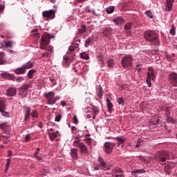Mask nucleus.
<instances>
[{"instance_id":"obj_1","label":"nucleus","mask_w":177,"mask_h":177,"mask_svg":"<svg viewBox=\"0 0 177 177\" xmlns=\"http://www.w3.org/2000/svg\"><path fill=\"white\" fill-rule=\"evenodd\" d=\"M50 42V35H49V34L48 33H44L41 39V41H40V48H41L42 50L46 49V50H47V53H49L50 55V53H52V52H53V47L52 46H48V45H49Z\"/></svg>"},{"instance_id":"obj_2","label":"nucleus","mask_w":177,"mask_h":177,"mask_svg":"<svg viewBox=\"0 0 177 177\" xmlns=\"http://www.w3.org/2000/svg\"><path fill=\"white\" fill-rule=\"evenodd\" d=\"M144 37L147 41L151 42L154 45H158L160 41L158 40V35L153 30H149L145 32Z\"/></svg>"},{"instance_id":"obj_3","label":"nucleus","mask_w":177,"mask_h":177,"mask_svg":"<svg viewBox=\"0 0 177 177\" xmlns=\"http://www.w3.org/2000/svg\"><path fill=\"white\" fill-rule=\"evenodd\" d=\"M170 154L171 153L167 151H161L156 154L155 161L159 164H161V162H165L167 160H169L171 158V156H169Z\"/></svg>"},{"instance_id":"obj_4","label":"nucleus","mask_w":177,"mask_h":177,"mask_svg":"<svg viewBox=\"0 0 177 177\" xmlns=\"http://www.w3.org/2000/svg\"><path fill=\"white\" fill-rule=\"evenodd\" d=\"M121 62L124 68L131 67L133 63V57L131 55H127L122 58Z\"/></svg>"},{"instance_id":"obj_5","label":"nucleus","mask_w":177,"mask_h":177,"mask_svg":"<svg viewBox=\"0 0 177 177\" xmlns=\"http://www.w3.org/2000/svg\"><path fill=\"white\" fill-rule=\"evenodd\" d=\"M42 17L46 20H53L56 17V11L55 10H48L43 11Z\"/></svg>"},{"instance_id":"obj_6","label":"nucleus","mask_w":177,"mask_h":177,"mask_svg":"<svg viewBox=\"0 0 177 177\" xmlns=\"http://www.w3.org/2000/svg\"><path fill=\"white\" fill-rule=\"evenodd\" d=\"M46 99H47L48 104L53 106L56 102H57V99L55 98V93L48 92L47 94L44 95Z\"/></svg>"},{"instance_id":"obj_7","label":"nucleus","mask_w":177,"mask_h":177,"mask_svg":"<svg viewBox=\"0 0 177 177\" xmlns=\"http://www.w3.org/2000/svg\"><path fill=\"white\" fill-rule=\"evenodd\" d=\"M156 80V75H154V71L149 70L147 73V84L148 86L151 87V80Z\"/></svg>"},{"instance_id":"obj_8","label":"nucleus","mask_w":177,"mask_h":177,"mask_svg":"<svg viewBox=\"0 0 177 177\" xmlns=\"http://www.w3.org/2000/svg\"><path fill=\"white\" fill-rule=\"evenodd\" d=\"M104 151L106 152L107 154H110V153L113 152L114 147H115V144L114 142H107L104 143Z\"/></svg>"},{"instance_id":"obj_9","label":"nucleus","mask_w":177,"mask_h":177,"mask_svg":"<svg viewBox=\"0 0 177 177\" xmlns=\"http://www.w3.org/2000/svg\"><path fill=\"white\" fill-rule=\"evenodd\" d=\"M169 78L174 86H177V74L172 73L169 75Z\"/></svg>"},{"instance_id":"obj_10","label":"nucleus","mask_w":177,"mask_h":177,"mask_svg":"<svg viewBox=\"0 0 177 177\" xmlns=\"http://www.w3.org/2000/svg\"><path fill=\"white\" fill-rule=\"evenodd\" d=\"M24 112L25 114L24 121H28L30 118V115L31 114V109L28 106H24Z\"/></svg>"},{"instance_id":"obj_11","label":"nucleus","mask_w":177,"mask_h":177,"mask_svg":"<svg viewBox=\"0 0 177 177\" xmlns=\"http://www.w3.org/2000/svg\"><path fill=\"white\" fill-rule=\"evenodd\" d=\"M1 77H2V78H6V80H11V81H15L16 80V77L10 73H3L1 74Z\"/></svg>"},{"instance_id":"obj_12","label":"nucleus","mask_w":177,"mask_h":177,"mask_svg":"<svg viewBox=\"0 0 177 177\" xmlns=\"http://www.w3.org/2000/svg\"><path fill=\"white\" fill-rule=\"evenodd\" d=\"M116 140L118 141V147H124V142L127 140V138L124 136L117 137Z\"/></svg>"},{"instance_id":"obj_13","label":"nucleus","mask_w":177,"mask_h":177,"mask_svg":"<svg viewBox=\"0 0 177 177\" xmlns=\"http://www.w3.org/2000/svg\"><path fill=\"white\" fill-rule=\"evenodd\" d=\"M174 2L175 0H167L166 1V10L167 12H171L172 10V6H174Z\"/></svg>"},{"instance_id":"obj_14","label":"nucleus","mask_w":177,"mask_h":177,"mask_svg":"<svg viewBox=\"0 0 177 177\" xmlns=\"http://www.w3.org/2000/svg\"><path fill=\"white\" fill-rule=\"evenodd\" d=\"M79 149H80V153L82 154H88L89 150L88 149V147H86V145L84 144V142H82V145H80V147H79Z\"/></svg>"},{"instance_id":"obj_15","label":"nucleus","mask_w":177,"mask_h":177,"mask_svg":"<svg viewBox=\"0 0 177 177\" xmlns=\"http://www.w3.org/2000/svg\"><path fill=\"white\" fill-rule=\"evenodd\" d=\"M17 93V90L15 88L10 87L7 89L6 95L7 96L12 97L15 96Z\"/></svg>"},{"instance_id":"obj_16","label":"nucleus","mask_w":177,"mask_h":177,"mask_svg":"<svg viewBox=\"0 0 177 177\" xmlns=\"http://www.w3.org/2000/svg\"><path fill=\"white\" fill-rule=\"evenodd\" d=\"M30 35H31V37H35V39H36L37 41H39L40 35H39V32H38V29H37V28L33 29V30L30 32Z\"/></svg>"},{"instance_id":"obj_17","label":"nucleus","mask_w":177,"mask_h":177,"mask_svg":"<svg viewBox=\"0 0 177 177\" xmlns=\"http://www.w3.org/2000/svg\"><path fill=\"white\" fill-rule=\"evenodd\" d=\"M113 22L118 26V25L124 24V23H125V19H124L121 17H118L113 19Z\"/></svg>"},{"instance_id":"obj_18","label":"nucleus","mask_w":177,"mask_h":177,"mask_svg":"<svg viewBox=\"0 0 177 177\" xmlns=\"http://www.w3.org/2000/svg\"><path fill=\"white\" fill-rule=\"evenodd\" d=\"M14 72L17 75H21L22 74H26V69L22 66L21 67L16 68Z\"/></svg>"},{"instance_id":"obj_19","label":"nucleus","mask_w":177,"mask_h":177,"mask_svg":"<svg viewBox=\"0 0 177 177\" xmlns=\"http://www.w3.org/2000/svg\"><path fill=\"white\" fill-rule=\"evenodd\" d=\"M6 54L3 52L0 53V64H6Z\"/></svg>"},{"instance_id":"obj_20","label":"nucleus","mask_w":177,"mask_h":177,"mask_svg":"<svg viewBox=\"0 0 177 177\" xmlns=\"http://www.w3.org/2000/svg\"><path fill=\"white\" fill-rule=\"evenodd\" d=\"M98 162L100 164V166L101 167V169H105L106 168L107 164H106V162H104V160L103 158H98Z\"/></svg>"},{"instance_id":"obj_21","label":"nucleus","mask_w":177,"mask_h":177,"mask_svg":"<svg viewBox=\"0 0 177 177\" xmlns=\"http://www.w3.org/2000/svg\"><path fill=\"white\" fill-rule=\"evenodd\" d=\"M71 156L74 160H77L78 158V150L77 149H71Z\"/></svg>"},{"instance_id":"obj_22","label":"nucleus","mask_w":177,"mask_h":177,"mask_svg":"<svg viewBox=\"0 0 177 177\" xmlns=\"http://www.w3.org/2000/svg\"><path fill=\"white\" fill-rule=\"evenodd\" d=\"M57 135H59V131L52 133L48 131V136L50 140H55V139L57 138Z\"/></svg>"},{"instance_id":"obj_23","label":"nucleus","mask_w":177,"mask_h":177,"mask_svg":"<svg viewBox=\"0 0 177 177\" xmlns=\"http://www.w3.org/2000/svg\"><path fill=\"white\" fill-rule=\"evenodd\" d=\"M146 172V171L143 170V169H136V170H133L131 172V175H133V176H138V175H139V174H145Z\"/></svg>"},{"instance_id":"obj_24","label":"nucleus","mask_w":177,"mask_h":177,"mask_svg":"<svg viewBox=\"0 0 177 177\" xmlns=\"http://www.w3.org/2000/svg\"><path fill=\"white\" fill-rule=\"evenodd\" d=\"M32 66H34V64H32V62L29 61L25 64L22 65V67H24L25 71H26V70H28L29 68H32Z\"/></svg>"},{"instance_id":"obj_25","label":"nucleus","mask_w":177,"mask_h":177,"mask_svg":"<svg viewBox=\"0 0 177 177\" xmlns=\"http://www.w3.org/2000/svg\"><path fill=\"white\" fill-rule=\"evenodd\" d=\"M3 48H12V45H13V41H8L6 42V41H3V44H1Z\"/></svg>"},{"instance_id":"obj_26","label":"nucleus","mask_w":177,"mask_h":177,"mask_svg":"<svg viewBox=\"0 0 177 177\" xmlns=\"http://www.w3.org/2000/svg\"><path fill=\"white\" fill-rule=\"evenodd\" d=\"M103 35L108 37V35H111V29L110 28H106L102 32Z\"/></svg>"},{"instance_id":"obj_27","label":"nucleus","mask_w":177,"mask_h":177,"mask_svg":"<svg viewBox=\"0 0 177 177\" xmlns=\"http://www.w3.org/2000/svg\"><path fill=\"white\" fill-rule=\"evenodd\" d=\"M97 95L99 97H102V96H103V88L100 86L97 88Z\"/></svg>"},{"instance_id":"obj_28","label":"nucleus","mask_w":177,"mask_h":177,"mask_svg":"<svg viewBox=\"0 0 177 177\" xmlns=\"http://www.w3.org/2000/svg\"><path fill=\"white\" fill-rule=\"evenodd\" d=\"M171 107H168V106L165 107L164 111L165 113L166 117H169V115H171Z\"/></svg>"},{"instance_id":"obj_29","label":"nucleus","mask_w":177,"mask_h":177,"mask_svg":"<svg viewBox=\"0 0 177 177\" xmlns=\"http://www.w3.org/2000/svg\"><path fill=\"white\" fill-rule=\"evenodd\" d=\"M93 43V39L92 37L88 38L84 44L85 48H88V46H89L90 44Z\"/></svg>"},{"instance_id":"obj_30","label":"nucleus","mask_w":177,"mask_h":177,"mask_svg":"<svg viewBox=\"0 0 177 177\" xmlns=\"http://www.w3.org/2000/svg\"><path fill=\"white\" fill-rule=\"evenodd\" d=\"M106 102H107V109L108 111H111V109H113V103L110 101V99L106 98Z\"/></svg>"},{"instance_id":"obj_31","label":"nucleus","mask_w":177,"mask_h":177,"mask_svg":"<svg viewBox=\"0 0 177 177\" xmlns=\"http://www.w3.org/2000/svg\"><path fill=\"white\" fill-rule=\"evenodd\" d=\"M80 42H81V39H75V41L72 43V46L74 47L75 49H77V48L80 46Z\"/></svg>"},{"instance_id":"obj_32","label":"nucleus","mask_w":177,"mask_h":177,"mask_svg":"<svg viewBox=\"0 0 177 177\" xmlns=\"http://www.w3.org/2000/svg\"><path fill=\"white\" fill-rule=\"evenodd\" d=\"M84 32H86V27L84 25L81 26V28L78 29L79 34H84Z\"/></svg>"},{"instance_id":"obj_33","label":"nucleus","mask_w":177,"mask_h":177,"mask_svg":"<svg viewBox=\"0 0 177 177\" xmlns=\"http://www.w3.org/2000/svg\"><path fill=\"white\" fill-rule=\"evenodd\" d=\"M167 122H170V124H176V120L171 116H167Z\"/></svg>"},{"instance_id":"obj_34","label":"nucleus","mask_w":177,"mask_h":177,"mask_svg":"<svg viewBox=\"0 0 177 177\" xmlns=\"http://www.w3.org/2000/svg\"><path fill=\"white\" fill-rule=\"evenodd\" d=\"M75 140H76L73 142V146H75V147L80 148L82 142H80V139L78 138H75Z\"/></svg>"},{"instance_id":"obj_35","label":"nucleus","mask_w":177,"mask_h":177,"mask_svg":"<svg viewBox=\"0 0 177 177\" xmlns=\"http://www.w3.org/2000/svg\"><path fill=\"white\" fill-rule=\"evenodd\" d=\"M80 57L81 59H84V60H89V55H88L86 53H81Z\"/></svg>"},{"instance_id":"obj_36","label":"nucleus","mask_w":177,"mask_h":177,"mask_svg":"<svg viewBox=\"0 0 177 177\" xmlns=\"http://www.w3.org/2000/svg\"><path fill=\"white\" fill-rule=\"evenodd\" d=\"M35 73V69L30 70L28 73V78H29V80H31V78H32V75H34Z\"/></svg>"},{"instance_id":"obj_37","label":"nucleus","mask_w":177,"mask_h":177,"mask_svg":"<svg viewBox=\"0 0 177 177\" xmlns=\"http://www.w3.org/2000/svg\"><path fill=\"white\" fill-rule=\"evenodd\" d=\"M6 109V105L5 104V102L3 101L2 99H0V110H5Z\"/></svg>"},{"instance_id":"obj_38","label":"nucleus","mask_w":177,"mask_h":177,"mask_svg":"<svg viewBox=\"0 0 177 177\" xmlns=\"http://www.w3.org/2000/svg\"><path fill=\"white\" fill-rule=\"evenodd\" d=\"M19 91L20 95H22L23 96H26L27 95V90L22 88V87H20Z\"/></svg>"},{"instance_id":"obj_39","label":"nucleus","mask_w":177,"mask_h":177,"mask_svg":"<svg viewBox=\"0 0 177 177\" xmlns=\"http://www.w3.org/2000/svg\"><path fill=\"white\" fill-rule=\"evenodd\" d=\"M131 28H132V24L131 22L127 23L124 26V30H126V31H129V30H131Z\"/></svg>"},{"instance_id":"obj_40","label":"nucleus","mask_w":177,"mask_h":177,"mask_svg":"<svg viewBox=\"0 0 177 177\" xmlns=\"http://www.w3.org/2000/svg\"><path fill=\"white\" fill-rule=\"evenodd\" d=\"M122 169L115 167V169H113V174H122Z\"/></svg>"},{"instance_id":"obj_41","label":"nucleus","mask_w":177,"mask_h":177,"mask_svg":"<svg viewBox=\"0 0 177 177\" xmlns=\"http://www.w3.org/2000/svg\"><path fill=\"white\" fill-rule=\"evenodd\" d=\"M170 34L171 35H175L176 34V28L174 26V25L171 26V29L170 30Z\"/></svg>"},{"instance_id":"obj_42","label":"nucleus","mask_w":177,"mask_h":177,"mask_svg":"<svg viewBox=\"0 0 177 177\" xmlns=\"http://www.w3.org/2000/svg\"><path fill=\"white\" fill-rule=\"evenodd\" d=\"M108 67H113L114 66V59H109L107 61Z\"/></svg>"},{"instance_id":"obj_43","label":"nucleus","mask_w":177,"mask_h":177,"mask_svg":"<svg viewBox=\"0 0 177 177\" xmlns=\"http://www.w3.org/2000/svg\"><path fill=\"white\" fill-rule=\"evenodd\" d=\"M106 12L109 14L110 13H113V12H114V6H109L106 8Z\"/></svg>"},{"instance_id":"obj_44","label":"nucleus","mask_w":177,"mask_h":177,"mask_svg":"<svg viewBox=\"0 0 177 177\" xmlns=\"http://www.w3.org/2000/svg\"><path fill=\"white\" fill-rule=\"evenodd\" d=\"M143 140H142V138H138L137 144L136 145V147L138 149L139 147H140V146H142V143Z\"/></svg>"},{"instance_id":"obj_45","label":"nucleus","mask_w":177,"mask_h":177,"mask_svg":"<svg viewBox=\"0 0 177 177\" xmlns=\"http://www.w3.org/2000/svg\"><path fill=\"white\" fill-rule=\"evenodd\" d=\"M92 110L94 112L95 115H97V114H99V109L97 108V106H93Z\"/></svg>"},{"instance_id":"obj_46","label":"nucleus","mask_w":177,"mask_h":177,"mask_svg":"<svg viewBox=\"0 0 177 177\" xmlns=\"http://www.w3.org/2000/svg\"><path fill=\"white\" fill-rule=\"evenodd\" d=\"M31 117H35V118H38V112L35 110L32 111L30 113Z\"/></svg>"},{"instance_id":"obj_47","label":"nucleus","mask_w":177,"mask_h":177,"mask_svg":"<svg viewBox=\"0 0 177 177\" xmlns=\"http://www.w3.org/2000/svg\"><path fill=\"white\" fill-rule=\"evenodd\" d=\"M145 15H146V16L149 17V19H153V13H151V11H150V10L146 11Z\"/></svg>"},{"instance_id":"obj_48","label":"nucleus","mask_w":177,"mask_h":177,"mask_svg":"<svg viewBox=\"0 0 177 177\" xmlns=\"http://www.w3.org/2000/svg\"><path fill=\"white\" fill-rule=\"evenodd\" d=\"M0 112L1 113V115H3V117H9V113L5 111V109L0 110Z\"/></svg>"},{"instance_id":"obj_49","label":"nucleus","mask_w":177,"mask_h":177,"mask_svg":"<svg viewBox=\"0 0 177 177\" xmlns=\"http://www.w3.org/2000/svg\"><path fill=\"white\" fill-rule=\"evenodd\" d=\"M142 64H137V65L136 66V68H135V69H136L137 71H138L139 73H140V70H142Z\"/></svg>"},{"instance_id":"obj_50","label":"nucleus","mask_w":177,"mask_h":177,"mask_svg":"<svg viewBox=\"0 0 177 177\" xmlns=\"http://www.w3.org/2000/svg\"><path fill=\"white\" fill-rule=\"evenodd\" d=\"M10 162H11L10 159H8V160H7L6 165V171H8V169L9 167H10Z\"/></svg>"},{"instance_id":"obj_51","label":"nucleus","mask_w":177,"mask_h":177,"mask_svg":"<svg viewBox=\"0 0 177 177\" xmlns=\"http://www.w3.org/2000/svg\"><path fill=\"white\" fill-rule=\"evenodd\" d=\"M84 140H85L86 143L88 145V146H91V143H92V138H85Z\"/></svg>"},{"instance_id":"obj_52","label":"nucleus","mask_w":177,"mask_h":177,"mask_svg":"<svg viewBox=\"0 0 177 177\" xmlns=\"http://www.w3.org/2000/svg\"><path fill=\"white\" fill-rule=\"evenodd\" d=\"M15 81H16V82H23V81H24V77H19L17 78L15 77Z\"/></svg>"},{"instance_id":"obj_53","label":"nucleus","mask_w":177,"mask_h":177,"mask_svg":"<svg viewBox=\"0 0 177 177\" xmlns=\"http://www.w3.org/2000/svg\"><path fill=\"white\" fill-rule=\"evenodd\" d=\"M61 120H62V115L59 114V115H56V117L55 118V121L56 122H60Z\"/></svg>"},{"instance_id":"obj_54","label":"nucleus","mask_w":177,"mask_h":177,"mask_svg":"<svg viewBox=\"0 0 177 177\" xmlns=\"http://www.w3.org/2000/svg\"><path fill=\"white\" fill-rule=\"evenodd\" d=\"M34 157L38 161H41L42 160V158L41 156H38V152H35L34 153Z\"/></svg>"},{"instance_id":"obj_55","label":"nucleus","mask_w":177,"mask_h":177,"mask_svg":"<svg viewBox=\"0 0 177 177\" xmlns=\"http://www.w3.org/2000/svg\"><path fill=\"white\" fill-rule=\"evenodd\" d=\"M21 88L25 89L27 91L28 88H31V85H30V84H24L21 86Z\"/></svg>"},{"instance_id":"obj_56","label":"nucleus","mask_w":177,"mask_h":177,"mask_svg":"<svg viewBox=\"0 0 177 177\" xmlns=\"http://www.w3.org/2000/svg\"><path fill=\"white\" fill-rule=\"evenodd\" d=\"M118 104H124V98L119 97L118 99Z\"/></svg>"},{"instance_id":"obj_57","label":"nucleus","mask_w":177,"mask_h":177,"mask_svg":"<svg viewBox=\"0 0 177 177\" xmlns=\"http://www.w3.org/2000/svg\"><path fill=\"white\" fill-rule=\"evenodd\" d=\"M73 123L78 124V118H77V115H75L73 116Z\"/></svg>"},{"instance_id":"obj_58","label":"nucleus","mask_w":177,"mask_h":177,"mask_svg":"<svg viewBox=\"0 0 177 177\" xmlns=\"http://www.w3.org/2000/svg\"><path fill=\"white\" fill-rule=\"evenodd\" d=\"M5 128H6V124L5 123L0 124V129H5Z\"/></svg>"},{"instance_id":"obj_59","label":"nucleus","mask_w":177,"mask_h":177,"mask_svg":"<svg viewBox=\"0 0 177 177\" xmlns=\"http://www.w3.org/2000/svg\"><path fill=\"white\" fill-rule=\"evenodd\" d=\"M30 138H31V137L30 136V134H27L25 136V142H28V140H30Z\"/></svg>"},{"instance_id":"obj_60","label":"nucleus","mask_w":177,"mask_h":177,"mask_svg":"<svg viewBox=\"0 0 177 177\" xmlns=\"http://www.w3.org/2000/svg\"><path fill=\"white\" fill-rule=\"evenodd\" d=\"M71 131H72V132H73V133H75V132H77V127L73 126V127H71Z\"/></svg>"},{"instance_id":"obj_61","label":"nucleus","mask_w":177,"mask_h":177,"mask_svg":"<svg viewBox=\"0 0 177 177\" xmlns=\"http://www.w3.org/2000/svg\"><path fill=\"white\" fill-rule=\"evenodd\" d=\"M70 52H73L74 50H75V48H74V46H73V44L68 48Z\"/></svg>"},{"instance_id":"obj_62","label":"nucleus","mask_w":177,"mask_h":177,"mask_svg":"<svg viewBox=\"0 0 177 177\" xmlns=\"http://www.w3.org/2000/svg\"><path fill=\"white\" fill-rule=\"evenodd\" d=\"M5 9V6H3V5L0 4V13H1V12H3Z\"/></svg>"},{"instance_id":"obj_63","label":"nucleus","mask_w":177,"mask_h":177,"mask_svg":"<svg viewBox=\"0 0 177 177\" xmlns=\"http://www.w3.org/2000/svg\"><path fill=\"white\" fill-rule=\"evenodd\" d=\"M61 106H62V107H65V106H67V103L66 102V101H62Z\"/></svg>"},{"instance_id":"obj_64","label":"nucleus","mask_w":177,"mask_h":177,"mask_svg":"<svg viewBox=\"0 0 177 177\" xmlns=\"http://www.w3.org/2000/svg\"><path fill=\"white\" fill-rule=\"evenodd\" d=\"M115 177H124V174H115Z\"/></svg>"}]
</instances>
